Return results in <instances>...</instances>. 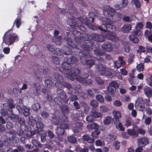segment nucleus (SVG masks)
Wrapping results in <instances>:
<instances>
[{
    "instance_id": "nucleus-1",
    "label": "nucleus",
    "mask_w": 152,
    "mask_h": 152,
    "mask_svg": "<svg viewBox=\"0 0 152 152\" xmlns=\"http://www.w3.org/2000/svg\"><path fill=\"white\" fill-rule=\"evenodd\" d=\"M95 42L92 39L91 37L89 39H87V37H84L82 39V41L80 42V47L82 50V53L84 55L88 57L90 52V48H95Z\"/></svg>"
},
{
    "instance_id": "nucleus-2",
    "label": "nucleus",
    "mask_w": 152,
    "mask_h": 152,
    "mask_svg": "<svg viewBox=\"0 0 152 152\" xmlns=\"http://www.w3.org/2000/svg\"><path fill=\"white\" fill-rule=\"evenodd\" d=\"M64 40H66L68 43V45L74 48V51L72 52V51H69L67 52H65L64 54L67 55H69L72 53L76 56L80 55V53H82V50L80 48V42L81 41H78L79 42H77L75 40L73 39H71L69 38L68 37H64Z\"/></svg>"
},
{
    "instance_id": "nucleus-3",
    "label": "nucleus",
    "mask_w": 152,
    "mask_h": 152,
    "mask_svg": "<svg viewBox=\"0 0 152 152\" xmlns=\"http://www.w3.org/2000/svg\"><path fill=\"white\" fill-rule=\"evenodd\" d=\"M115 23L112 20L107 24L105 27L106 29H104L103 31L105 32H109V34H105V37L108 39L113 42H116L118 38L114 32L113 31L115 30L116 26Z\"/></svg>"
},
{
    "instance_id": "nucleus-4",
    "label": "nucleus",
    "mask_w": 152,
    "mask_h": 152,
    "mask_svg": "<svg viewBox=\"0 0 152 152\" xmlns=\"http://www.w3.org/2000/svg\"><path fill=\"white\" fill-rule=\"evenodd\" d=\"M94 13L91 12H89V17L88 18L85 17L83 18L82 17H80L78 18V20L82 23H84L88 26L90 25L91 26L92 28L95 31H97L99 29L101 31L103 30V29L100 26H97L92 25L91 23L94 22V18L93 17L94 15Z\"/></svg>"
},
{
    "instance_id": "nucleus-5",
    "label": "nucleus",
    "mask_w": 152,
    "mask_h": 152,
    "mask_svg": "<svg viewBox=\"0 0 152 152\" xmlns=\"http://www.w3.org/2000/svg\"><path fill=\"white\" fill-rule=\"evenodd\" d=\"M12 28L7 31L3 37L2 44L4 43L8 45H12L16 40L18 41V37L12 32Z\"/></svg>"
},
{
    "instance_id": "nucleus-6",
    "label": "nucleus",
    "mask_w": 152,
    "mask_h": 152,
    "mask_svg": "<svg viewBox=\"0 0 152 152\" xmlns=\"http://www.w3.org/2000/svg\"><path fill=\"white\" fill-rule=\"evenodd\" d=\"M42 118L39 116H37L34 118L31 116L28 117V124L33 126L36 125V127L38 131H43V130L44 125L42 122Z\"/></svg>"
},
{
    "instance_id": "nucleus-7",
    "label": "nucleus",
    "mask_w": 152,
    "mask_h": 152,
    "mask_svg": "<svg viewBox=\"0 0 152 152\" xmlns=\"http://www.w3.org/2000/svg\"><path fill=\"white\" fill-rule=\"evenodd\" d=\"M72 12H69V14L71 18H69L68 19V21L69 20L71 22L68 21V22L69 23V24L72 28L75 29H77L78 28L79 24L77 22L74 21V19L75 18V14L77 10L74 7L72 6Z\"/></svg>"
},
{
    "instance_id": "nucleus-8",
    "label": "nucleus",
    "mask_w": 152,
    "mask_h": 152,
    "mask_svg": "<svg viewBox=\"0 0 152 152\" xmlns=\"http://www.w3.org/2000/svg\"><path fill=\"white\" fill-rule=\"evenodd\" d=\"M85 37H87V39H89V37L94 41V42H102L104 41L105 40V34L104 36L102 35L98 34H85Z\"/></svg>"
},
{
    "instance_id": "nucleus-9",
    "label": "nucleus",
    "mask_w": 152,
    "mask_h": 152,
    "mask_svg": "<svg viewBox=\"0 0 152 152\" xmlns=\"http://www.w3.org/2000/svg\"><path fill=\"white\" fill-rule=\"evenodd\" d=\"M71 66L66 61L63 62L61 65L59 67V70L61 73L66 75L70 73Z\"/></svg>"
},
{
    "instance_id": "nucleus-10",
    "label": "nucleus",
    "mask_w": 152,
    "mask_h": 152,
    "mask_svg": "<svg viewBox=\"0 0 152 152\" xmlns=\"http://www.w3.org/2000/svg\"><path fill=\"white\" fill-rule=\"evenodd\" d=\"M116 10L109 6H106L103 10V14L106 17L111 18Z\"/></svg>"
},
{
    "instance_id": "nucleus-11",
    "label": "nucleus",
    "mask_w": 152,
    "mask_h": 152,
    "mask_svg": "<svg viewBox=\"0 0 152 152\" xmlns=\"http://www.w3.org/2000/svg\"><path fill=\"white\" fill-rule=\"evenodd\" d=\"M76 65L72 66H71L70 69V73L68 74V75H70V79L71 80L73 81L74 80V77L78 74L80 73V70L76 67L75 66Z\"/></svg>"
},
{
    "instance_id": "nucleus-12",
    "label": "nucleus",
    "mask_w": 152,
    "mask_h": 152,
    "mask_svg": "<svg viewBox=\"0 0 152 152\" xmlns=\"http://www.w3.org/2000/svg\"><path fill=\"white\" fill-rule=\"evenodd\" d=\"M113 114L114 116L113 121L115 125L117 127L118 123L120 121L119 119L121 118V115L119 111L117 110H114Z\"/></svg>"
},
{
    "instance_id": "nucleus-13",
    "label": "nucleus",
    "mask_w": 152,
    "mask_h": 152,
    "mask_svg": "<svg viewBox=\"0 0 152 152\" xmlns=\"http://www.w3.org/2000/svg\"><path fill=\"white\" fill-rule=\"evenodd\" d=\"M60 112L59 111H56L52 115L51 119L52 123L54 125H57L59 123Z\"/></svg>"
},
{
    "instance_id": "nucleus-14",
    "label": "nucleus",
    "mask_w": 152,
    "mask_h": 152,
    "mask_svg": "<svg viewBox=\"0 0 152 152\" xmlns=\"http://www.w3.org/2000/svg\"><path fill=\"white\" fill-rule=\"evenodd\" d=\"M72 34L75 36L74 38L76 41L78 40V41H82V39H84L85 37V34H87L82 33L80 32L77 30H74L72 31Z\"/></svg>"
},
{
    "instance_id": "nucleus-15",
    "label": "nucleus",
    "mask_w": 152,
    "mask_h": 152,
    "mask_svg": "<svg viewBox=\"0 0 152 152\" xmlns=\"http://www.w3.org/2000/svg\"><path fill=\"white\" fill-rule=\"evenodd\" d=\"M56 93L57 94V96L61 98L62 99L64 100L66 103H67L69 99L68 98L66 93L62 89H56Z\"/></svg>"
},
{
    "instance_id": "nucleus-16",
    "label": "nucleus",
    "mask_w": 152,
    "mask_h": 152,
    "mask_svg": "<svg viewBox=\"0 0 152 152\" xmlns=\"http://www.w3.org/2000/svg\"><path fill=\"white\" fill-rule=\"evenodd\" d=\"M65 61L67 64L70 65L71 66H72L76 65V64H74L77 61V57L74 56H70L69 57L67 56L64 58Z\"/></svg>"
},
{
    "instance_id": "nucleus-17",
    "label": "nucleus",
    "mask_w": 152,
    "mask_h": 152,
    "mask_svg": "<svg viewBox=\"0 0 152 152\" xmlns=\"http://www.w3.org/2000/svg\"><path fill=\"white\" fill-rule=\"evenodd\" d=\"M149 141V139L147 137H142L138 140L137 145L138 146L144 147L148 143Z\"/></svg>"
},
{
    "instance_id": "nucleus-18",
    "label": "nucleus",
    "mask_w": 152,
    "mask_h": 152,
    "mask_svg": "<svg viewBox=\"0 0 152 152\" xmlns=\"http://www.w3.org/2000/svg\"><path fill=\"white\" fill-rule=\"evenodd\" d=\"M102 49L104 51L107 52H111L113 50V47L111 43L107 42L102 45Z\"/></svg>"
},
{
    "instance_id": "nucleus-19",
    "label": "nucleus",
    "mask_w": 152,
    "mask_h": 152,
    "mask_svg": "<svg viewBox=\"0 0 152 152\" xmlns=\"http://www.w3.org/2000/svg\"><path fill=\"white\" fill-rule=\"evenodd\" d=\"M135 106L138 110L143 111L144 109V104L143 100L137 101Z\"/></svg>"
},
{
    "instance_id": "nucleus-20",
    "label": "nucleus",
    "mask_w": 152,
    "mask_h": 152,
    "mask_svg": "<svg viewBox=\"0 0 152 152\" xmlns=\"http://www.w3.org/2000/svg\"><path fill=\"white\" fill-rule=\"evenodd\" d=\"M7 105L6 106H8L9 107L8 108V111L11 114L13 113V111L12 109L15 108V107L13 100L11 99H8L7 100Z\"/></svg>"
},
{
    "instance_id": "nucleus-21",
    "label": "nucleus",
    "mask_w": 152,
    "mask_h": 152,
    "mask_svg": "<svg viewBox=\"0 0 152 152\" xmlns=\"http://www.w3.org/2000/svg\"><path fill=\"white\" fill-rule=\"evenodd\" d=\"M122 15L121 14L116 12V11L113 14V15L111 18L113 20V22H117L120 20L122 18Z\"/></svg>"
},
{
    "instance_id": "nucleus-22",
    "label": "nucleus",
    "mask_w": 152,
    "mask_h": 152,
    "mask_svg": "<svg viewBox=\"0 0 152 152\" xmlns=\"http://www.w3.org/2000/svg\"><path fill=\"white\" fill-rule=\"evenodd\" d=\"M129 77L128 79V80L130 83L131 84H135L137 83L138 79L134 76V73L129 74Z\"/></svg>"
},
{
    "instance_id": "nucleus-23",
    "label": "nucleus",
    "mask_w": 152,
    "mask_h": 152,
    "mask_svg": "<svg viewBox=\"0 0 152 152\" xmlns=\"http://www.w3.org/2000/svg\"><path fill=\"white\" fill-rule=\"evenodd\" d=\"M143 91L148 98H151L152 96V88L146 86L144 88Z\"/></svg>"
},
{
    "instance_id": "nucleus-24",
    "label": "nucleus",
    "mask_w": 152,
    "mask_h": 152,
    "mask_svg": "<svg viewBox=\"0 0 152 152\" xmlns=\"http://www.w3.org/2000/svg\"><path fill=\"white\" fill-rule=\"evenodd\" d=\"M61 110L62 113L68 114L70 111L69 107L66 104H62L59 106Z\"/></svg>"
},
{
    "instance_id": "nucleus-25",
    "label": "nucleus",
    "mask_w": 152,
    "mask_h": 152,
    "mask_svg": "<svg viewBox=\"0 0 152 152\" xmlns=\"http://www.w3.org/2000/svg\"><path fill=\"white\" fill-rule=\"evenodd\" d=\"M87 95L84 92H83L82 93V94H83L82 97L83 98L85 99L87 98L88 97V96L90 97L94 98V97L95 95L92 90L91 89L88 90L87 91Z\"/></svg>"
},
{
    "instance_id": "nucleus-26",
    "label": "nucleus",
    "mask_w": 152,
    "mask_h": 152,
    "mask_svg": "<svg viewBox=\"0 0 152 152\" xmlns=\"http://www.w3.org/2000/svg\"><path fill=\"white\" fill-rule=\"evenodd\" d=\"M22 15H19L18 16L17 18L15 20L14 22L13 27L14 26L15 24H16L17 27L19 28L20 26L22 24L21 22V18Z\"/></svg>"
},
{
    "instance_id": "nucleus-27",
    "label": "nucleus",
    "mask_w": 152,
    "mask_h": 152,
    "mask_svg": "<svg viewBox=\"0 0 152 152\" xmlns=\"http://www.w3.org/2000/svg\"><path fill=\"white\" fill-rule=\"evenodd\" d=\"M6 123L5 120L2 116H0V131L4 132L5 130V126L3 125Z\"/></svg>"
},
{
    "instance_id": "nucleus-28",
    "label": "nucleus",
    "mask_w": 152,
    "mask_h": 152,
    "mask_svg": "<svg viewBox=\"0 0 152 152\" xmlns=\"http://www.w3.org/2000/svg\"><path fill=\"white\" fill-rule=\"evenodd\" d=\"M132 27V26L130 24H125L122 27L121 30L124 33L128 32L131 29Z\"/></svg>"
},
{
    "instance_id": "nucleus-29",
    "label": "nucleus",
    "mask_w": 152,
    "mask_h": 152,
    "mask_svg": "<svg viewBox=\"0 0 152 152\" xmlns=\"http://www.w3.org/2000/svg\"><path fill=\"white\" fill-rule=\"evenodd\" d=\"M84 140L87 142L89 143H93L94 142V140L93 137H91L88 134H85L83 136Z\"/></svg>"
},
{
    "instance_id": "nucleus-30",
    "label": "nucleus",
    "mask_w": 152,
    "mask_h": 152,
    "mask_svg": "<svg viewBox=\"0 0 152 152\" xmlns=\"http://www.w3.org/2000/svg\"><path fill=\"white\" fill-rule=\"evenodd\" d=\"M129 39L134 44H137L139 42L138 37L132 34L129 36Z\"/></svg>"
},
{
    "instance_id": "nucleus-31",
    "label": "nucleus",
    "mask_w": 152,
    "mask_h": 152,
    "mask_svg": "<svg viewBox=\"0 0 152 152\" xmlns=\"http://www.w3.org/2000/svg\"><path fill=\"white\" fill-rule=\"evenodd\" d=\"M55 131L57 134L60 136L64 135L65 132V130L61 128V127H57L55 129Z\"/></svg>"
},
{
    "instance_id": "nucleus-32",
    "label": "nucleus",
    "mask_w": 152,
    "mask_h": 152,
    "mask_svg": "<svg viewBox=\"0 0 152 152\" xmlns=\"http://www.w3.org/2000/svg\"><path fill=\"white\" fill-rule=\"evenodd\" d=\"M105 66L101 63H99L97 65L96 69V71L97 72H99L101 75L102 72H104L105 69Z\"/></svg>"
},
{
    "instance_id": "nucleus-33",
    "label": "nucleus",
    "mask_w": 152,
    "mask_h": 152,
    "mask_svg": "<svg viewBox=\"0 0 152 152\" xmlns=\"http://www.w3.org/2000/svg\"><path fill=\"white\" fill-rule=\"evenodd\" d=\"M23 114L25 116H28L30 115V109L29 107L23 106Z\"/></svg>"
},
{
    "instance_id": "nucleus-34",
    "label": "nucleus",
    "mask_w": 152,
    "mask_h": 152,
    "mask_svg": "<svg viewBox=\"0 0 152 152\" xmlns=\"http://www.w3.org/2000/svg\"><path fill=\"white\" fill-rule=\"evenodd\" d=\"M54 102L56 104L58 105L59 106L62 104V102L65 103L64 100L62 99L60 97L57 96L54 98L53 102Z\"/></svg>"
},
{
    "instance_id": "nucleus-35",
    "label": "nucleus",
    "mask_w": 152,
    "mask_h": 152,
    "mask_svg": "<svg viewBox=\"0 0 152 152\" xmlns=\"http://www.w3.org/2000/svg\"><path fill=\"white\" fill-rule=\"evenodd\" d=\"M91 112L92 113V115L94 118H99L102 115L100 113L96 111V110L94 109H92Z\"/></svg>"
},
{
    "instance_id": "nucleus-36",
    "label": "nucleus",
    "mask_w": 152,
    "mask_h": 152,
    "mask_svg": "<svg viewBox=\"0 0 152 152\" xmlns=\"http://www.w3.org/2000/svg\"><path fill=\"white\" fill-rule=\"evenodd\" d=\"M65 114L62 113L60 114L59 122H66L68 121V118L67 116L65 115Z\"/></svg>"
},
{
    "instance_id": "nucleus-37",
    "label": "nucleus",
    "mask_w": 152,
    "mask_h": 152,
    "mask_svg": "<svg viewBox=\"0 0 152 152\" xmlns=\"http://www.w3.org/2000/svg\"><path fill=\"white\" fill-rule=\"evenodd\" d=\"M94 64V61L92 59H90L87 60L86 63L85 64V65L86 66L90 68Z\"/></svg>"
},
{
    "instance_id": "nucleus-38",
    "label": "nucleus",
    "mask_w": 152,
    "mask_h": 152,
    "mask_svg": "<svg viewBox=\"0 0 152 152\" xmlns=\"http://www.w3.org/2000/svg\"><path fill=\"white\" fill-rule=\"evenodd\" d=\"M111 20L102 17L101 19V24L104 25L105 27Z\"/></svg>"
},
{
    "instance_id": "nucleus-39",
    "label": "nucleus",
    "mask_w": 152,
    "mask_h": 152,
    "mask_svg": "<svg viewBox=\"0 0 152 152\" xmlns=\"http://www.w3.org/2000/svg\"><path fill=\"white\" fill-rule=\"evenodd\" d=\"M61 36H58V37H55L52 38L53 42H55L57 45H60L61 42Z\"/></svg>"
},
{
    "instance_id": "nucleus-40",
    "label": "nucleus",
    "mask_w": 152,
    "mask_h": 152,
    "mask_svg": "<svg viewBox=\"0 0 152 152\" xmlns=\"http://www.w3.org/2000/svg\"><path fill=\"white\" fill-rule=\"evenodd\" d=\"M33 86L36 91L37 95L39 94L40 93V84L39 83H35L34 84Z\"/></svg>"
},
{
    "instance_id": "nucleus-41",
    "label": "nucleus",
    "mask_w": 152,
    "mask_h": 152,
    "mask_svg": "<svg viewBox=\"0 0 152 152\" xmlns=\"http://www.w3.org/2000/svg\"><path fill=\"white\" fill-rule=\"evenodd\" d=\"M45 84L49 88L51 87L53 83V81L48 79H46L45 81Z\"/></svg>"
},
{
    "instance_id": "nucleus-42",
    "label": "nucleus",
    "mask_w": 152,
    "mask_h": 152,
    "mask_svg": "<svg viewBox=\"0 0 152 152\" xmlns=\"http://www.w3.org/2000/svg\"><path fill=\"white\" fill-rule=\"evenodd\" d=\"M112 121H113V119L111 117L107 116L104 120L103 122L104 124L108 125L111 123Z\"/></svg>"
},
{
    "instance_id": "nucleus-43",
    "label": "nucleus",
    "mask_w": 152,
    "mask_h": 152,
    "mask_svg": "<svg viewBox=\"0 0 152 152\" xmlns=\"http://www.w3.org/2000/svg\"><path fill=\"white\" fill-rule=\"evenodd\" d=\"M83 55L84 56H82L80 57V61L82 64L85 65V64L86 63V61L87 60V59L86 58L90 57V55L89 53V56H88V57H87V56L84 55L83 54Z\"/></svg>"
},
{
    "instance_id": "nucleus-44",
    "label": "nucleus",
    "mask_w": 152,
    "mask_h": 152,
    "mask_svg": "<svg viewBox=\"0 0 152 152\" xmlns=\"http://www.w3.org/2000/svg\"><path fill=\"white\" fill-rule=\"evenodd\" d=\"M40 108V105L39 103L33 104L31 106L32 109L35 111H37Z\"/></svg>"
},
{
    "instance_id": "nucleus-45",
    "label": "nucleus",
    "mask_w": 152,
    "mask_h": 152,
    "mask_svg": "<svg viewBox=\"0 0 152 152\" xmlns=\"http://www.w3.org/2000/svg\"><path fill=\"white\" fill-rule=\"evenodd\" d=\"M10 118L13 121L15 122H17V121L18 120V119L19 118V116L18 115H17L14 114L13 113L11 114L10 113V116H9Z\"/></svg>"
},
{
    "instance_id": "nucleus-46",
    "label": "nucleus",
    "mask_w": 152,
    "mask_h": 152,
    "mask_svg": "<svg viewBox=\"0 0 152 152\" xmlns=\"http://www.w3.org/2000/svg\"><path fill=\"white\" fill-rule=\"evenodd\" d=\"M69 97V100L72 101H75L78 99L77 94H74L72 92H71V94Z\"/></svg>"
},
{
    "instance_id": "nucleus-47",
    "label": "nucleus",
    "mask_w": 152,
    "mask_h": 152,
    "mask_svg": "<svg viewBox=\"0 0 152 152\" xmlns=\"http://www.w3.org/2000/svg\"><path fill=\"white\" fill-rule=\"evenodd\" d=\"M132 34L134 35L137 36H140L142 34V31L140 29H136V30L132 31L131 32Z\"/></svg>"
},
{
    "instance_id": "nucleus-48",
    "label": "nucleus",
    "mask_w": 152,
    "mask_h": 152,
    "mask_svg": "<svg viewBox=\"0 0 152 152\" xmlns=\"http://www.w3.org/2000/svg\"><path fill=\"white\" fill-rule=\"evenodd\" d=\"M94 53L95 55L98 56H102L104 55L103 53L100 49H96L94 50Z\"/></svg>"
},
{
    "instance_id": "nucleus-49",
    "label": "nucleus",
    "mask_w": 152,
    "mask_h": 152,
    "mask_svg": "<svg viewBox=\"0 0 152 152\" xmlns=\"http://www.w3.org/2000/svg\"><path fill=\"white\" fill-rule=\"evenodd\" d=\"M8 112L9 111H8V108L6 110L2 109L0 113L1 115L3 116L7 115L9 117L10 116V112L9 113Z\"/></svg>"
},
{
    "instance_id": "nucleus-50",
    "label": "nucleus",
    "mask_w": 152,
    "mask_h": 152,
    "mask_svg": "<svg viewBox=\"0 0 152 152\" xmlns=\"http://www.w3.org/2000/svg\"><path fill=\"white\" fill-rule=\"evenodd\" d=\"M146 50L145 48L141 45H139V49L137 50V52L138 53L141 54L142 53H145Z\"/></svg>"
},
{
    "instance_id": "nucleus-51",
    "label": "nucleus",
    "mask_w": 152,
    "mask_h": 152,
    "mask_svg": "<svg viewBox=\"0 0 152 152\" xmlns=\"http://www.w3.org/2000/svg\"><path fill=\"white\" fill-rule=\"evenodd\" d=\"M100 133V131L99 129H95L91 133V135L93 137H96Z\"/></svg>"
},
{
    "instance_id": "nucleus-52",
    "label": "nucleus",
    "mask_w": 152,
    "mask_h": 152,
    "mask_svg": "<svg viewBox=\"0 0 152 152\" xmlns=\"http://www.w3.org/2000/svg\"><path fill=\"white\" fill-rule=\"evenodd\" d=\"M137 70L139 72L142 71L144 68V65L142 63H140L138 64L136 67Z\"/></svg>"
},
{
    "instance_id": "nucleus-53",
    "label": "nucleus",
    "mask_w": 152,
    "mask_h": 152,
    "mask_svg": "<svg viewBox=\"0 0 152 152\" xmlns=\"http://www.w3.org/2000/svg\"><path fill=\"white\" fill-rule=\"evenodd\" d=\"M41 116L45 119L47 118L49 116V113L44 110H42L41 112Z\"/></svg>"
},
{
    "instance_id": "nucleus-54",
    "label": "nucleus",
    "mask_w": 152,
    "mask_h": 152,
    "mask_svg": "<svg viewBox=\"0 0 152 152\" xmlns=\"http://www.w3.org/2000/svg\"><path fill=\"white\" fill-rule=\"evenodd\" d=\"M68 141L72 143H75L76 142V139L75 137L71 136L68 137Z\"/></svg>"
},
{
    "instance_id": "nucleus-55",
    "label": "nucleus",
    "mask_w": 152,
    "mask_h": 152,
    "mask_svg": "<svg viewBox=\"0 0 152 152\" xmlns=\"http://www.w3.org/2000/svg\"><path fill=\"white\" fill-rule=\"evenodd\" d=\"M95 81L98 84L100 85H102L104 83V81L102 80L101 78L99 77H96L95 78Z\"/></svg>"
},
{
    "instance_id": "nucleus-56",
    "label": "nucleus",
    "mask_w": 152,
    "mask_h": 152,
    "mask_svg": "<svg viewBox=\"0 0 152 152\" xmlns=\"http://www.w3.org/2000/svg\"><path fill=\"white\" fill-rule=\"evenodd\" d=\"M62 85L64 87L67 88L69 90L71 89L72 87L70 83L66 82H64Z\"/></svg>"
},
{
    "instance_id": "nucleus-57",
    "label": "nucleus",
    "mask_w": 152,
    "mask_h": 152,
    "mask_svg": "<svg viewBox=\"0 0 152 152\" xmlns=\"http://www.w3.org/2000/svg\"><path fill=\"white\" fill-rule=\"evenodd\" d=\"M133 1L135 7L137 9L140 8L141 4L140 0H133Z\"/></svg>"
},
{
    "instance_id": "nucleus-58",
    "label": "nucleus",
    "mask_w": 152,
    "mask_h": 152,
    "mask_svg": "<svg viewBox=\"0 0 152 152\" xmlns=\"http://www.w3.org/2000/svg\"><path fill=\"white\" fill-rule=\"evenodd\" d=\"M96 98L97 101L101 103H103L104 102V98L100 94L96 95Z\"/></svg>"
},
{
    "instance_id": "nucleus-59",
    "label": "nucleus",
    "mask_w": 152,
    "mask_h": 152,
    "mask_svg": "<svg viewBox=\"0 0 152 152\" xmlns=\"http://www.w3.org/2000/svg\"><path fill=\"white\" fill-rule=\"evenodd\" d=\"M32 142V144L36 147H39L41 145L40 142L37 139L33 140Z\"/></svg>"
},
{
    "instance_id": "nucleus-60",
    "label": "nucleus",
    "mask_w": 152,
    "mask_h": 152,
    "mask_svg": "<svg viewBox=\"0 0 152 152\" xmlns=\"http://www.w3.org/2000/svg\"><path fill=\"white\" fill-rule=\"evenodd\" d=\"M143 26V23L141 22H140L137 24L135 27V28L136 29H140V30H141Z\"/></svg>"
},
{
    "instance_id": "nucleus-61",
    "label": "nucleus",
    "mask_w": 152,
    "mask_h": 152,
    "mask_svg": "<svg viewBox=\"0 0 152 152\" xmlns=\"http://www.w3.org/2000/svg\"><path fill=\"white\" fill-rule=\"evenodd\" d=\"M112 75V73L110 71L106 70L105 69L101 75L105 76H110Z\"/></svg>"
},
{
    "instance_id": "nucleus-62",
    "label": "nucleus",
    "mask_w": 152,
    "mask_h": 152,
    "mask_svg": "<svg viewBox=\"0 0 152 152\" xmlns=\"http://www.w3.org/2000/svg\"><path fill=\"white\" fill-rule=\"evenodd\" d=\"M60 126L61 128L64 129H67L69 127L68 124L66 123V122L61 123Z\"/></svg>"
},
{
    "instance_id": "nucleus-63",
    "label": "nucleus",
    "mask_w": 152,
    "mask_h": 152,
    "mask_svg": "<svg viewBox=\"0 0 152 152\" xmlns=\"http://www.w3.org/2000/svg\"><path fill=\"white\" fill-rule=\"evenodd\" d=\"M128 134L130 135L134 136L136 134V132L133 129H129L127 130Z\"/></svg>"
},
{
    "instance_id": "nucleus-64",
    "label": "nucleus",
    "mask_w": 152,
    "mask_h": 152,
    "mask_svg": "<svg viewBox=\"0 0 152 152\" xmlns=\"http://www.w3.org/2000/svg\"><path fill=\"white\" fill-rule=\"evenodd\" d=\"M52 60L53 62L56 64L58 65L59 64V59L58 57L53 56L52 57Z\"/></svg>"
}]
</instances>
